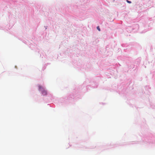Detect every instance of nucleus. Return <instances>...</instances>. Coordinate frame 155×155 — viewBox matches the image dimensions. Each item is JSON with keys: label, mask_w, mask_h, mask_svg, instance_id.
I'll return each instance as SVG.
<instances>
[{"label": "nucleus", "mask_w": 155, "mask_h": 155, "mask_svg": "<svg viewBox=\"0 0 155 155\" xmlns=\"http://www.w3.org/2000/svg\"><path fill=\"white\" fill-rule=\"evenodd\" d=\"M126 2L128 3H131V2L130 1H128V0H126Z\"/></svg>", "instance_id": "f03ea898"}, {"label": "nucleus", "mask_w": 155, "mask_h": 155, "mask_svg": "<svg viewBox=\"0 0 155 155\" xmlns=\"http://www.w3.org/2000/svg\"><path fill=\"white\" fill-rule=\"evenodd\" d=\"M97 29L99 31H100V28H99V26H97Z\"/></svg>", "instance_id": "7ed1b4c3"}, {"label": "nucleus", "mask_w": 155, "mask_h": 155, "mask_svg": "<svg viewBox=\"0 0 155 155\" xmlns=\"http://www.w3.org/2000/svg\"><path fill=\"white\" fill-rule=\"evenodd\" d=\"M39 89L40 91H41L42 94L43 95H45L47 94L46 91L41 86H38Z\"/></svg>", "instance_id": "f257e3e1"}]
</instances>
